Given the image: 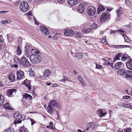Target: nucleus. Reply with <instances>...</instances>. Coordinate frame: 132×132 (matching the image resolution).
I'll use <instances>...</instances> for the list:
<instances>
[{
  "mask_svg": "<svg viewBox=\"0 0 132 132\" xmlns=\"http://www.w3.org/2000/svg\"><path fill=\"white\" fill-rule=\"evenodd\" d=\"M57 84H54L52 85V87H55L57 86Z\"/></svg>",
  "mask_w": 132,
  "mask_h": 132,
  "instance_id": "obj_63",
  "label": "nucleus"
},
{
  "mask_svg": "<svg viewBox=\"0 0 132 132\" xmlns=\"http://www.w3.org/2000/svg\"><path fill=\"white\" fill-rule=\"evenodd\" d=\"M7 12V11H0V13H6Z\"/></svg>",
  "mask_w": 132,
  "mask_h": 132,
  "instance_id": "obj_64",
  "label": "nucleus"
},
{
  "mask_svg": "<svg viewBox=\"0 0 132 132\" xmlns=\"http://www.w3.org/2000/svg\"><path fill=\"white\" fill-rule=\"evenodd\" d=\"M16 52L17 54L19 55H20L21 53V51L20 50V47L19 46L17 47L16 50Z\"/></svg>",
  "mask_w": 132,
  "mask_h": 132,
  "instance_id": "obj_41",
  "label": "nucleus"
},
{
  "mask_svg": "<svg viewBox=\"0 0 132 132\" xmlns=\"http://www.w3.org/2000/svg\"><path fill=\"white\" fill-rule=\"evenodd\" d=\"M120 105L122 107L128 108L132 110V105L129 104L121 102L120 103Z\"/></svg>",
  "mask_w": 132,
  "mask_h": 132,
  "instance_id": "obj_15",
  "label": "nucleus"
},
{
  "mask_svg": "<svg viewBox=\"0 0 132 132\" xmlns=\"http://www.w3.org/2000/svg\"><path fill=\"white\" fill-rule=\"evenodd\" d=\"M110 14V13H102L100 18V21L101 22H104L105 21L109 20Z\"/></svg>",
  "mask_w": 132,
  "mask_h": 132,
  "instance_id": "obj_4",
  "label": "nucleus"
},
{
  "mask_svg": "<svg viewBox=\"0 0 132 132\" xmlns=\"http://www.w3.org/2000/svg\"><path fill=\"white\" fill-rule=\"evenodd\" d=\"M98 27V25L95 23H93L91 26V29L92 30L96 29Z\"/></svg>",
  "mask_w": 132,
  "mask_h": 132,
  "instance_id": "obj_37",
  "label": "nucleus"
},
{
  "mask_svg": "<svg viewBox=\"0 0 132 132\" xmlns=\"http://www.w3.org/2000/svg\"><path fill=\"white\" fill-rule=\"evenodd\" d=\"M115 47H115L116 48H122V45H115Z\"/></svg>",
  "mask_w": 132,
  "mask_h": 132,
  "instance_id": "obj_53",
  "label": "nucleus"
},
{
  "mask_svg": "<svg viewBox=\"0 0 132 132\" xmlns=\"http://www.w3.org/2000/svg\"><path fill=\"white\" fill-rule=\"evenodd\" d=\"M48 105L53 108L55 107L56 108L58 106V103L56 100H53L50 101Z\"/></svg>",
  "mask_w": 132,
  "mask_h": 132,
  "instance_id": "obj_17",
  "label": "nucleus"
},
{
  "mask_svg": "<svg viewBox=\"0 0 132 132\" xmlns=\"http://www.w3.org/2000/svg\"><path fill=\"white\" fill-rule=\"evenodd\" d=\"M103 67L101 65L96 64V68L98 69H102Z\"/></svg>",
  "mask_w": 132,
  "mask_h": 132,
  "instance_id": "obj_47",
  "label": "nucleus"
},
{
  "mask_svg": "<svg viewBox=\"0 0 132 132\" xmlns=\"http://www.w3.org/2000/svg\"><path fill=\"white\" fill-rule=\"evenodd\" d=\"M4 108L6 109L10 110H13L12 109L10 106V104L8 103H6L4 105Z\"/></svg>",
  "mask_w": 132,
  "mask_h": 132,
  "instance_id": "obj_27",
  "label": "nucleus"
},
{
  "mask_svg": "<svg viewBox=\"0 0 132 132\" xmlns=\"http://www.w3.org/2000/svg\"><path fill=\"white\" fill-rule=\"evenodd\" d=\"M50 126H47L46 127L47 128H49L51 129H55L53 127V123L52 121H51L49 123Z\"/></svg>",
  "mask_w": 132,
  "mask_h": 132,
  "instance_id": "obj_31",
  "label": "nucleus"
},
{
  "mask_svg": "<svg viewBox=\"0 0 132 132\" xmlns=\"http://www.w3.org/2000/svg\"><path fill=\"white\" fill-rule=\"evenodd\" d=\"M57 1L61 3H63L64 2L65 0H57Z\"/></svg>",
  "mask_w": 132,
  "mask_h": 132,
  "instance_id": "obj_62",
  "label": "nucleus"
},
{
  "mask_svg": "<svg viewBox=\"0 0 132 132\" xmlns=\"http://www.w3.org/2000/svg\"><path fill=\"white\" fill-rule=\"evenodd\" d=\"M96 9L92 6H89L87 9V13L89 16H93L94 15L96 12Z\"/></svg>",
  "mask_w": 132,
  "mask_h": 132,
  "instance_id": "obj_5",
  "label": "nucleus"
},
{
  "mask_svg": "<svg viewBox=\"0 0 132 132\" xmlns=\"http://www.w3.org/2000/svg\"><path fill=\"white\" fill-rule=\"evenodd\" d=\"M40 28L42 32L45 34L48 35L50 33V31L48 30V29L46 27L41 26Z\"/></svg>",
  "mask_w": 132,
  "mask_h": 132,
  "instance_id": "obj_12",
  "label": "nucleus"
},
{
  "mask_svg": "<svg viewBox=\"0 0 132 132\" xmlns=\"http://www.w3.org/2000/svg\"><path fill=\"white\" fill-rule=\"evenodd\" d=\"M92 122H89V124H88L87 125V127H88V128H91L92 127V125H91V124L92 123Z\"/></svg>",
  "mask_w": 132,
  "mask_h": 132,
  "instance_id": "obj_56",
  "label": "nucleus"
},
{
  "mask_svg": "<svg viewBox=\"0 0 132 132\" xmlns=\"http://www.w3.org/2000/svg\"><path fill=\"white\" fill-rule=\"evenodd\" d=\"M4 40L3 38V37L2 35H0V42L2 43L3 42Z\"/></svg>",
  "mask_w": 132,
  "mask_h": 132,
  "instance_id": "obj_51",
  "label": "nucleus"
},
{
  "mask_svg": "<svg viewBox=\"0 0 132 132\" xmlns=\"http://www.w3.org/2000/svg\"><path fill=\"white\" fill-rule=\"evenodd\" d=\"M14 130L13 128H11L5 129L3 132H14Z\"/></svg>",
  "mask_w": 132,
  "mask_h": 132,
  "instance_id": "obj_36",
  "label": "nucleus"
},
{
  "mask_svg": "<svg viewBox=\"0 0 132 132\" xmlns=\"http://www.w3.org/2000/svg\"><path fill=\"white\" fill-rule=\"evenodd\" d=\"M117 30H110L111 34H113L115 33L117 31Z\"/></svg>",
  "mask_w": 132,
  "mask_h": 132,
  "instance_id": "obj_61",
  "label": "nucleus"
},
{
  "mask_svg": "<svg viewBox=\"0 0 132 132\" xmlns=\"http://www.w3.org/2000/svg\"><path fill=\"white\" fill-rule=\"evenodd\" d=\"M90 30L91 29L90 28H85L82 29V31L83 33H88L90 31Z\"/></svg>",
  "mask_w": 132,
  "mask_h": 132,
  "instance_id": "obj_30",
  "label": "nucleus"
},
{
  "mask_svg": "<svg viewBox=\"0 0 132 132\" xmlns=\"http://www.w3.org/2000/svg\"><path fill=\"white\" fill-rule=\"evenodd\" d=\"M117 73L119 75H124L125 72L124 69H119L118 70Z\"/></svg>",
  "mask_w": 132,
  "mask_h": 132,
  "instance_id": "obj_29",
  "label": "nucleus"
},
{
  "mask_svg": "<svg viewBox=\"0 0 132 132\" xmlns=\"http://www.w3.org/2000/svg\"><path fill=\"white\" fill-rule=\"evenodd\" d=\"M17 79L20 80L24 78V73L21 71H18L16 72Z\"/></svg>",
  "mask_w": 132,
  "mask_h": 132,
  "instance_id": "obj_8",
  "label": "nucleus"
},
{
  "mask_svg": "<svg viewBox=\"0 0 132 132\" xmlns=\"http://www.w3.org/2000/svg\"><path fill=\"white\" fill-rule=\"evenodd\" d=\"M130 98V97L129 96H124L123 97V99H128Z\"/></svg>",
  "mask_w": 132,
  "mask_h": 132,
  "instance_id": "obj_50",
  "label": "nucleus"
},
{
  "mask_svg": "<svg viewBox=\"0 0 132 132\" xmlns=\"http://www.w3.org/2000/svg\"><path fill=\"white\" fill-rule=\"evenodd\" d=\"M14 62L15 63H19L20 64V60L19 57L17 56H15L14 59Z\"/></svg>",
  "mask_w": 132,
  "mask_h": 132,
  "instance_id": "obj_32",
  "label": "nucleus"
},
{
  "mask_svg": "<svg viewBox=\"0 0 132 132\" xmlns=\"http://www.w3.org/2000/svg\"><path fill=\"white\" fill-rule=\"evenodd\" d=\"M126 78H131L132 77V71L127 70L125 74Z\"/></svg>",
  "mask_w": 132,
  "mask_h": 132,
  "instance_id": "obj_22",
  "label": "nucleus"
},
{
  "mask_svg": "<svg viewBox=\"0 0 132 132\" xmlns=\"http://www.w3.org/2000/svg\"><path fill=\"white\" fill-rule=\"evenodd\" d=\"M9 80L12 82H13L15 80V76L13 73H11L9 76Z\"/></svg>",
  "mask_w": 132,
  "mask_h": 132,
  "instance_id": "obj_23",
  "label": "nucleus"
},
{
  "mask_svg": "<svg viewBox=\"0 0 132 132\" xmlns=\"http://www.w3.org/2000/svg\"><path fill=\"white\" fill-rule=\"evenodd\" d=\"M30 61L32 64H37L41 61L42 58L40 56H30L29 57Z\"/></svg>",
  "mask_w": 132,
  "mask_h": 132,
  "instance_id": "obj_2",
  "label": "nucleus"
},
{
  "mask_svg": "<svg viewBox=\"0 0 132 132\" xmlns=\"http://www.w3.org/2000/svg\"><path fill=\"white\" fill-rule=\"evenodd\" d=\"M124 66V64L122 62H119L115 64L114 67L117 69L120 68H122Z\"/></svg>",
  "mask_w": 132,
  "mask_h": 132,
  "instance_id": "obj_13",
  "label": "nucleus"
},
{
  "mask_svg": "<svg viewBox=\"0 0 132 132\" xmlns=\"http://www.w3.org/2000/svg\"><path fill=\"white\" fill-rule=\"evenodd\" d=\"M122 48H130V46L127 45H122Z\"/></svg>",
  "mask_w": 132,
  "mask_h": 132,
  "instance_id": "obj_58",
  "label": "nucleus"
},
{
  "mask_svg": "<svg viewBox=\"0 0 132 132\" xmlns=\"http://www.w3.org/2000/svg\"><path fill=\"white\" fill-rule=\"evenodd\" d=\"M125 3L128 5L130 6H132V3L130 1L128 0H125Z\"/></svg>",
  "mask_w": 132,
  "mask_h": 132,
  "instance_id": "obj_43",
  "label": "nucleus"
},
{
  "mask_svg": "<svg viewBox=\"0 0 132 132\" xmlns=\"http://www.w3.org/2000/svg\"><path fill=\"white\" fill-rule=\"evenodd\" d=\"M128 56L127 55H122V60L123 61H125L128 58Z\"/></svg>",
  "mask_w": 132,
  "mask_h": 132,
  "instance_id": "obj_39",
  "label": "nucleus"
},
{
  "mask_svg": "<svg viewBox=\"0 0 132 132\" xmlns=\"http://www.w3.org/2000/svg\"><path fill=\"white\" fill-rule=\"evenodd\" d=\"M4 97L2 95L0 94V106L2 105L4 103Z\"/></svg>",
  "mask_w": 132,
  "mask_h": 132,
  "instance_id": "obj_33",
  "label": "nucleus"
},
{
  "mask_svg": "<svg viewBox=\"0 0 132 132\" xmlns=\"http://www.w3.org/2000/svg\"><path fill=\"white\" fill-rule=\"evenodd\" d=\"M117 18L120 19L121 15L122 14V9L121 7H119L117 10Z\"/></svg>",
  "mask_w": 132,
  "mask_h": 132,
  "instance_id": "obj_16",
  "label": "nucleus"
},
{
  "mask_svg": "<svg viewBox=\"0 0 132 132\" xmlns=\"http://www.w3.org/2000/svg\"><path fill=\"white\" fill-rule=\"evenodd\" d=\"M20 132H26V131L24 129V128L23 127H21L19 129Z\"/></svg>",
  "mask_w": 132,
  "mask_h": 132,
  "instance_id": "obj_48",
  "label": "nucleus"
},
{
  "mask_svg": "<svg viewBox=\"0 0 132 132\" xmlns=\"http://www.w3.org/2000/svg\"><path fill=\"white\" fill-rule=\"evenodd\" d=\"M97 112L99 114V116L100 117H102L105 116V115L107 114L105 110H98Z\"/></svg>",
  "mask_w": 132,
  "mask_h": 132,
  "instance_id": "obj_14",
  "label": "nucleus"
},
{
  "mask_svg": "<svg viewBox=\"0 0 132 132\" xmlns=\"http://www.w3.org/2000/svg\"><path fill=\"white\" fill-rule=\"evenodd\" d=\"M53 108H54L48 105L47 106V110L50 114H51L53 111Z\"/></svg>",
  "mask_w": 132,
  "mask_h": 132,
  "instance_id": "obj_26",
  "label": "nucleus"
},
{
  "mask_svg": "<svg viewBox=\"0 0 132 132\" xmlns=\"http://www.w3.org/2000/svg\"><path fill=\"white\" fill-rule=\"evenodd\" d=\"M105 10V8L104 6L102 5H100L99 6L97 10L98 14H99L100 12L104 11Z\"/></svg>",
  "mask_w": 132,
  "mask_h": 132,
  "instance_id": "obj_20",
  "label": "nucleus"
},
{
  "mask_svg": "<svg viewBox=\"0 0 132 132\" xmlns=\"http://www.w3.org/2000/svg\"><path fill=\"white\" fill-rule=\"evenodd\" d=\"M132 131L131 128L130 127L126 128L125 130H124V132H130Z\"/></svg>",
  "mask_w": 132,
  "mask_h": 132,
  "instance_id": "obj_46",
  "label": "nucleus"
},
{
  "mask_svg": "<svg viewBox=\"0 0 132 132\" xmlns=\"http://www.w3.org/2000/svg\"><path fill=\"white\" fill-rule=\"evenodd\" d=\"M113 9V8L112 7L108 8L107 9V11L110 12Z\"/></svg>",
  "mask_w": 132,
  "mask_h": 132,
  "instance_id": "obj_59",
  "label": "nucleus"
},
{
  "mask_svg": "<svg viewBox=\"0 0 132 132\" xmlns=\"http://www.w3.org/2000/svg\"><path fill=\"white\" fill-rule=\"evenodd\" d=\"M16 90L14 89H9L7 92V95L9 97H13L16 93Z\"/></svg>",
  "mask_w": 132,
  "mask_h": 132,
  "instance_id": "obj_6",
  "label": "nucleus"
},
{
  "mask_svg": "<svg viewBox=\"0 0 132 132\" xmlns=\"http://www.w3.org/2000/svg\"><path fill=\"white\" fill-rule=\"evenodd\" d=\"M101 42L104 44L107 45L108 44L106 40V36H104L103 37V39L101 40Z\"/></svg>",
  "mask_w": 132,
  "mask_h": 132,
  "instance_id": "obj_38",
  "label": "nucleus"
},
{
  "mask_svg": "<svg viewBox=\"0 0 132 132\" xmlns=\"http://www.w3.org/2000/svg\"><path fill=\"white\" fill-rule=\"evenodd\" d=\"M50 74V70L48 69H47L45 70L43 76L45 77H47L49 76Z\"/></svg>",
  "mask_w": 132,
  "mask_h": 132,
  "instance_id": "obj_28",
  "label": "nucleus"
},
{
  "mask_svg": "<svg viewBox=\"0 0 132 132\" xmlns=\"http://www.w3.org/2000/svg\"><path fill=\"white\" fill-rule=\"evenodd\" d=\"M30 84V82L29 81H25L23 82V84L27 87L29 90H31V88Z\"/></svg>",
  "mask_w": 132,
  "mask_h": 132,
  "instance_id": "obj_24",
  "label": "nucleus"
},
{
  "mask_svg": "<svg viewBox=\"0 0 132 132\" xmlns=\"http://www.w3.org/2000/svg\"><path fill=\"white\" fill-rule=\"evenodd\" d=\"M60 35L59 34H57L54 35L53 36V38L54 39H57L59 37H60Z\"/></svg>",
  "mask_w": 132,
  "mask_h": 132,
  "instance_id": "obj_44",
  "label": "nucleus"
},
{
  "mask_svg": "<svg viewBox=\"0 0 132 132\" xmlns=\"http://www.w3.org/2000/svg\"><path fill=\"white\" fill-rule=\"evenodd\" d=\"M65 35L68 36H72L74 34L73 30L71 29H68L65 30L64 32Z\"/></svg>",
  "mask_w": 132,
  "mask_h": 132,
  "instance_id": "obj_10",
  "label": "nucleus"
},
{
  "mask_svg": "<svg viewBox=\"0 0 132 132\" xmlns=\"http://www.w3.org/2000/svg\"><path fill=\"white\" fill-rule=\"evenodd\" d=\"M20 65L25 67H30V63L27 59L24 56H22L20 59Z\"/></svg>",
  "mask_w": 132,
  "mask_h": 132,
  "instance_id": "obj_1",
  "label": "nucleus"
},
{
  "mask_svg": "<svg viewBox=\"0 0 132 132\" xmlns=\"http://www.w3.org/2000/svg\"><path fill=\"white\" fill-rule=\"evenodd\" d=\"M121 57V53H119L116 55V56L114 59V60L116 61L117 60H120V58Z\"/></svg>",
  "mask_w": 132,
  "mask_h": 132,
  "instance_id": "obj_34",
  "label": "nucleus"
},
{
  "mask_svg": "<svg viewBox=\"0 0 132 132\" xmlns=\"http://www.w3.org/2000/svg\"><path fill=\"white\" fill-rule=\"evenodd\" d=\"M127 67L129 69L132 70V60H129L126 63Z\"/></svg>",
  "mask_w": 132,
  "mask_h": 132,
  "instance_id": "obj_19",
  "label": "nucleus"
},
{
  "mask_svg": "<svg viewBox=\"0 0 132 132\" xmlns=\"http://www.w3.org/2000/svg\"><path fill=\"white\" fill-rule=\"evenodd\" d=\"M78 79L79 81H81V80H83L82 79V77L80 76H78Z\"/></svg>",
  "mask_w": 132,
  "mask_h": 132,
  "instance_id": "obj_55",
  "label": "nucleus"
},
{
  "mask_svg": "<svg viewBox=\"0 0 132 132\" xmlns=\"http://www.w3.org/2000/svg\"><path fill=\"white\" fill-rule=\"evenodd\" d=\"M11 20L8 19L4 20H3L2 21V23L3 24H5V23H10L11 22Z\"/></svg>",
  "mask_w": 132,
  "mask_h": 132,
  "instance_id": "obj_42",
  "label": "nucleus"
},
{
  "mask_svg": "<svg viewBox=\"0 0 132 132\" xmlns=\"http://www.w3.org/2000/svg\"><path fill=\"white\" fill-rule=\"evenodd\" d=\"M25 55L27 57H29L30 54L31 49L29 45H26L25 47Z\"/></svg>",
  "mask_w": 132,
  "mask_h": 132,
  "instance_id": "obj_11",
  "label": "nucleus"
},
{
  "mask_svg": "<svg viewBox=\"0 0 132 132\" xmlns=\"http://www.w3.org/2000/svg\"><path fill=\"white\" fill-rule=\"evenodd\" d=\"M26 14L28 16L32 15V13L31 11H30L29 12L26 13Z\"/></svg>",
  "mask_w": 132,
  "mask_h": 132,
  "instance_id": "obj_57",
  "label": "nucleus"
},
{
  "mask_svg": "<svg viewBox=\"0 0 132 132\" xmlns=\"http://www.w3.org/2000/svg\"><path fill=\"white\" fill-rule=\"evenodd\" d=\"M76 36L78 38H80L81 37V35L80 33L79 32H78L77 34H76Z\"/></svg>",
  "mask_w": 132,
  "mask_h": 132,
  "instance_id": "obj_52",
  "label": "nucleus"
},
{
  "mask_svg": "<svg viewBox=\"0 0 132 132\" xmlns=\"http://www.w3.org/2000/svg\"><path fill=\"white\" fill-rule=\"evenodd\" d=\"M84 3H81L79 4L77 8V10L78 12L80 13H82L84 11L85 9L84 6Z\"/></svg>",
  "mask_w": 132,
  "mask_h": 132,
  "instance_id": "obj_7",
  "label": "nucleus"
},
{
  "mask_svg": "<svg viewBox=\"0 0 132 132\" xmlns=\"http://www.w3.org/2000/svg\"><path fill=\"white\" fill-rule=\"evenodd\" d=\"M30 120L31 122V124L32 125H34L35 123V122L33 119H31Z\"/></svg>",
  "mask_w": 132,
  "mask_h": 132,
  "instance_id": "obj_54",
  "label": "nucleus"
},
{
  "mask_svg": "<svg viewBox=\"0 0 132 132\" xmlns=\"http://www.w3.org/2000/svg\"><path fill=\"white\" fill-rule=\"evenodd\" d=\"M102 60L103 61V64L104 65L108 66L109 64H110V63L108 62V61L107 60H105V59H102Z\"/></svg>",
  "mask_w": 132,
  "mask_h": 132,
  "instance_id": "obj_40",
  "label": "nucleus"
},
{
  "mask_svg": "<svg viewBox=\"0 0 132 132\" xmlns=\"http://www.w3.org/2000/svg\"><path fill=\"white\" fill-rule=\"evenodd\" d=\"M81 85L83 86H85L86 85V84L84 82V80H81L80 81Z\"/></svg>",
  "mask_w": 132,
  "mask_h": 132,
  "instance_id": "obj_49",
  "label": "nucleus"
},
{
  "mask_svg": "<svg viewBox=\"0 0 132 132\" xmlns=\"http://www.w3.org/2000/svg\"><path fill=\"white\" fill-rule=\"evenodd\" d=\"M63 79L65 80V81H68V78H67L66 76H64L63 77Z\"/></svg>",
  "mask_w": 132,
  "mask_h": 132,
  "instance_id": "obj_60",
  "label": "nucleus"
},
{
  "mask_svg": "<svg viewBox=\"0 0 132 132\" xmlns=\"http://www.w3.org/2000/svg\"><path fill=\"white\" fill-rule=\"evenodd\" d=\"M16 120L14 121L13 122L14 123L15 125L17 124L21 123L22 122L21 120Z\"/></svg>",
  "mask_w": 132,
  "mask_h": 132,
  "instance_id": "obj_45",
  "label": "nucleus"
},
{
  "mask_svg": "<svg viewBox=\"0 0 132 132\" xmlns=\"http://www.w3.org/2000/svg\"><path fill=\"white\" fill-rule=\"evenodd\" d=\"M67 1L69 5L71 6L75 5L78 2L77 0H68Z\"/></svg>",
  "mask_w": 132,
  "mask_h": 132,
  "instance_id": "obj_21",
  "label": "nucleus"
},
{
  "mask_svg": "<svg viewBox=\"0 0 132 132\" xmlns=\"http://www.w3.org/2000/svg\"><path fill=\"white\" fill-rule=\"evenodd\" d=\"M30 53L31 55L30 56H40V53L36 49H31Z\"/></svg>",
  "mask_w": 132,
  "mask_h": 132,
  "instance_id": "obj_9",
  "label": "nucleus"
},
{
  "mask_svg": "<svg viewBox=\"0 0 132 132\" xmlns=\"http://www.w3.org/2000/svg\"><path fill=\"white\" fill-rule=\"evenodd\" d=\"M13 116L16 120H20L22 118L21 115L18 113H14Z\"/></svg>",
  "mask_w": 132,
  "mask_h": 132,
  "instance_id": "obj_25",
  "label": "nucleus"
},
{
  "mask_svg": "<svg viewBox=\"0 0 132 132\" xmlns=\"http://www.w3.org/2000/svg\"><path fill=\"white\" fill-rule=\"evenodd\" d=\"M122 35L123 37H124L125 41L127 42H130V39L126 35H125L124 34L122 35V34L120 33Z\"/></svg>",
  "mask_w": 132,
  "mask_h": 132,
  "instance_id": "obj_35",
  "label": "nucleus"
},
{
  "mask_svg": "<svg viewBox=\"0 0 132 132\" xmlns=\"http://www.w3.org/2000/svg\"><path fill=\"white\" fill-rule=\"evenodd\" d=\"M21 10L23 12H26L29 9V5L28 4L24 1L22 2L19 5Z\"/></svg>",
  "mask_w": 132,
  "mask_h": 132,
  "instance_id": "obj_3",
  "label": "nucleus"
},
{
  "mask_svg": "<svg viewBox=\"0 0 132 132\" xmlns=\"http://www.w3.org/2000/svg\"><path fill=\"white\" fill-rule=\"evenodd\" d=\"M23 98H25L28 101H29L32 98V96L30 94L27 93H24L23 95Z\"/></svg>",
  "mask_w": 132,
  "mask_h": 132,
  "instance_id": "obj_18",
  "label": "nucleus"
}]
</instances>
